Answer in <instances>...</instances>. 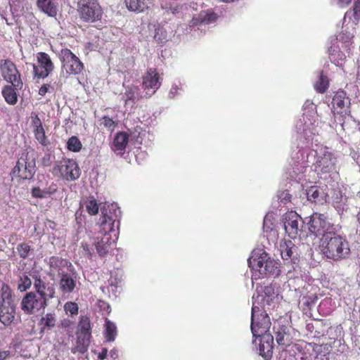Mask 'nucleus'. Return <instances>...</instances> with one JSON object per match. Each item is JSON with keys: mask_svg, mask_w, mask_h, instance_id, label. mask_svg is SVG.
I'll use <instances>...</instances> for the list:
<instances>
[{"mask_svg": "<svg viewBox=\"0 0 360 360\" xmlns=\"http://www.w3.org/2000/svg\"><path fill=\"white\" fill-rule=\"evenodd\" d=\"M256 307L252 309L251 330L253 337L259 338V352L265 360H269L273 354L274 337L266 333L269 328V320L266 315L263 317L262 322H257L255 320Z\"/></svg>", "mask_w": 360, "mask_h": 360, "instance_id": "obj_1", "label": "nucleus"}, {"mask_svg": "<svg viewBox=\"0 0 360 360\" xmlns=\"http://www.w3.org/2000/svg\"><path fill=\"white\" fill-rule=\"evenodd\" d=\"M321 252L328 259L339 261L345 259L350 253L348 241L337 234L335 230L332 234H326L321 244Z\"/></svg>", "mask_w": 360, "mask_h": 360, "instance_id": "obj_2", "label": "nucleus"}, {"mask_svg": "<svg viewBox=\"0 0 360 360\" xmlns=\"http://www.w3.org/2000/svg\"><path fill=\"white\" fill-rule=\"evenodd\" d=\"M37 172L36 157L33 150H24L19 155L15 166L11 170L12 180L18 183L31 180Z\"/></svg>", "mask_w": 360, "mask_h": 360, "instance_id": "obj_3", "label": "nucleus"}, {"mask_svg": "<svg viewBox=\"0 0 360 360\" xmlns=\"http://www.w3.org/2000/svg\"><path fill=\"white\" fill-rule=\"evenodd\" d=\"M332 112L335 122L340 124L341 129L346 131L352 120L350 98L346 91L340 90L335 93L332 100Z\"/></svg>", "mask_w": 360, "mask_h": 360, "instance_id": "obj_4", "label": "nucleus"}, {"mask_svg": "<svg viewBox=\"0 0 360 360\" xmlns=\"http://www.w3.org/2000/svg\"><path fill=\"white\" fill-rule=\"evenodd\" d=\"M91 338L90 319L87 316H81L77 326L75 345L72 347L71 352L84 354L88 350Z\"/></svg>", "mask_w": 360, "mask_h": 360, "instance_id": "obj_5", "label": "nucleus"}, {"mask_svg": "<svg viewBox=\"0 0 360 360\" xmlns=\"http://www.w3.org/2000/svg\"><path fill=\"white\" fill-rule=\"evenodd\" d=\"M77 11L85 22H101L103 16V9L97 0H80Z\"/></svg>", "mask_w": 360, "mask_h": 360, "instance_id": "obj_6", "label": "nucleus"}, {"mask_svg": "<svg viewBox=\"0 0 360 360\" xmlns=\"http://www.w3.org/2000/svg\"><path fill=\"white\" fill-rule=\"evenodd\" d=\"M58 57L61 63V68L67 75H78L83 72L84 63L70 49H62Z\"/></svg>", "mask_w": 360, "mask_h": 360, "instance_id": "obj_7", "label": "nucleus"}, {"mask_svg": "<svg viewBox=\"0 0 360 360\" xmlns=\"http://www.w3.org/2000/svg\"><path fill=\"white\" fill-rule=\"evenodd\" d=\"M309 231L315 236L326 237V234H332L335 230L334 225L327 220L323 214L313 213L307 222Z\"/></svg>", "mask_w": 360, "mask_h": 360, "instance_id": "obj_8", "label": "nucleus"}, {"mask_svg": "<svg viewBox=\"0 0 360 360\" xmlns=\"http://www.w3.org/2000/svg\"><path fill=\"white\" fill-rule=\"evenodd\" d=\"M0 72L3 79L8 83L21 89L23 82L21 75L15 64L10 59H4L0 61Z\"/></svg>", "mask_w": 360, "mask_h": 360, "instance_id": "obj_9", "label": "nucleus"}, {"mask_svg": "<svg viewBox=\"0 0 360 360\" xmlns=\"http://www.w3.org/2000/svg\"><path fill=\"white\" fill-rule=\"evenodd\" d=\"M283 221L285 233L292 239L300 236L302 232V224L301 217L295 211H290L283 216Z\"/></svg>", "mask_w": 360, "mask_h": 360, "instance_id": "obj_10", "label": "nucleus"}, {"mask_svg": "<svg viewBox=\"0 0 360 360\" xmlns=\"http://www.w3.org/2000/svg\"><path fill=\"white\" fill-rule=\"evenodd\" d=\"M48 305V301L44 297H41L34 292H27L22 300L21 309L27 314H33L41 309H45Z\"/></svg>", "mask_w": 360, "mask_h": 360, "instance_id": "obj_11", "label": "nucleus"}, {"mask_svg": "<svg viewBox=\"0 0 360 360\" xmlns=\"http://www.w3.org/2000/svg\"><path fill=\"white\" fill-rule=\"evenodd\" d=\"M54 64L50 56L45 52L37 53V64L33 65V73L35 77L44 79L54 70Z\"/></svg>", "mask_w": 360, "mask_h": 360, "instance_id": "obj_12", "label": "nucleus"}, {"mask_svg": "<svg viewBox=\"0 0 360 360\" xmlns=\"http://www.w3.org/2000/svg\"><path fill=\"white\" fill-rule=\"evenodd\" d=\"M60 176L67 181H73L80 176V169L77 162L72 159H63L54 167Z\"/></svg>", "mask_w": 360, "mask_h": 360, "instance_id": "obj_13", "label": "nucleus"}, {"mask_svg": "<svg viewBox=\"0 0 360 360\" xmlns=\"http://www.w3.org/2000/svg\"><path fill=\"white\" fill-rule=\"evenodd\" d=\"M142 80V87L146 90L153 89V92L160 88L162 83V78L155 68H148Z\"/></svg>", "mask_w": 360, "mask_h": 360, "instance_id": "obj_14", "label": "nucleus"}, {"mask_svg": "<svg viewBox=\"0 0 360 360\" xmlns=\"http://www.w3.org/2000/svg\"><path fill=\"white\" fill-rule=\"evenodd\" d=\"M273 330L276 340L280 346H288L291 342V337L287 326L276 321L274 324Z\"/></svg>", "mask_w": 360, "mask_h": 360, "instance_id": "obj_15", "label": "nucleus"}, {"mask_svg": "<svg viewBox=\"0 0 360 360\" xmlns=\"http://www.w3.org/2000/svg\"><path fill=\"white\" fill-rule=\"evenodd\" d=\"M15 304H0V322L5 326H11L15 316Z\"/></svg>", "mask_w": 360, "mask_h": 360, "instance_id": "obj_16", "label": "nucleus"}, {"mask_svg": "<svg viewBox=\"0 0 360 360\" xmlns=\"http://www.w3.org/2000/svg\"><path fill=\"white\" fill-rule=\"evenodd\" d=\"M128 143L129 134L124 131H119L113 139L111 149L117 155H122L124 153Z\"/></svg>", "mask_w": 360, "mask_h": 360, "instance_id": "obj_17", "label": "nucleus"}, {"mask_svg": "<svg viewBox=\"0 0 360 360\" xmlns=\"http://www.w3.org/2000/svg\"><path fill=\"white\" fill-rule=\"evenodd\" d=\"M97 239L98 241L95 243V248L100 257H105L117 240V238H113L108 235H103L101 238L98 237Z\"/></svg>", "mask_w": 360, "mask_h": 360, "instance_id": "obj_18", "label": "nucleus"}, {"mask_svg": "<svg viewBox=\"0 0 360 360\" xmlns=\"http://www.w3.org/2000/svg\"><path fill=\"white\" fill-rule=\"evenodd\" d=\"M120 214L121 211L116 204L108 205L101 209V217L110 222L116 223L117 227L120 225Z\"/></svg>", "mask_w": 360, "mask_h": 360, "instance_id": "obj_19", "label": "nucleus"}, {"mask_svg": "<svg viewBox=\"0 0 360 360\" xmlns=\"http://www.w3.org/2000/svg\"><path fill=\"white\" fill-rule=\"evenodd\" d=\"M57 319L56 314L54 312H48L44 314L39 321V326L41 332L50 330L55 328Z\"/></svg>", "mask_w": 360, "mask_h": 360, "instance_id": "obj_20", "label": "nucleus"}, {"mask_svg": "<svg viewBox=\"0 0 360 360\" xmlns=\"http://www.w3.org/2000/svg\"><path fill=\"white\" fill-rule=\"evenodd\" d=\"M38 8L49 16L55 17L58 13V8L53 0H37Z\"/></svg>", "mask_w": 360, "mask_h": 360, "instance_id": "obj_21", "label": "nucleus"}, {"mask_svg": "<svg viewBox=\"0 0 360 360\" xmlns=\"http://www.w3.org/2000/svg\"><path fill=\"white\" fill-rule=\"evenodd\" d=\"M57 191L56 185H51L48 188H41L39 186L33 187L31 190V195L34 198H46Z\"/></svg>", "mask_w": 360, "mask_h": 360, "instance_id": "obj_22", "label": "nucleus"}, {"mask_svg": "<svg viewBox=\"0 0 360 360\" xmlns=\"http://www.w3.org/2000/svg\"><path fill=\"white\" fill-rule=\"evenodd\" d=\"M115 222L112 221H108V220L104 219L103 217H101L100 218V222H99V228H100V233L103 235H108L112 237L114 236V238H117V232L115 229Z\"/></svg>", "mask_w": 360, "mask_h": 360, "instance_id": "obj_23", "label": "nucleus"}, {"mask_svg": "<svg viewBox=\"0 0 360 360\" xmlns=\"http://www.w3.org/2000/svg\"><path fill=\"white\" fill-rule=\"evenodd\" d=\"M18 89L13 85H5L2 89V95L7 103L15 105L18 102V94L16 91Z\"/></svg>", "mask_w": 360, "mask_h": 360, "instance_id": "obj_24", "label": "nucleus"}, {"mask_svg": "<svg viewBox=\"0 0 360 360\" xmlns=\"http://www.w3.org/2000/svg\"><path fill=\"white\" fill-rule=\"evenodd\" d=\"M296 246L291 240H284L280 244L281 255L283 259L288 260L292 257L293 251Z\"/></svg>", "mask_w": 360, "mask_h": 360, "instance_id": "obj_25", "label": "nucleus"}, {"mask_svg": "<svg viewBox=\"0 0 360 360\" xmlns=\"http://www.w3.org/2000/svg\"><path fill=\"white\" fill-rule=\"evenodd\" d=\"M75 287V281L68 274H63L60 280V288L63 293H69L73 291Z\"/></svg>", "mask_w": 360, "mask_h": 360, "instance_id": "obj_26", "label": "nucleus"}, {"mask_svg": "<svg viewBox=\"0 0 360 360\" xmlns=\"http://www.w3.org/2000/svg\"><path fill=\"white\" fill-rule=\"evenodd\" d=\"M35 292L37 295H39L41 297H44L47 301H49L50 299H52L55 297V288L53 285H49L46 283H45L43 285H40V288L37 287L34 288Z\"/></svg>", "mask_w": 360, "mask_h": 360, "instance_id": "obj_27", "label": "nucleus"}, {"mask_svg": "<svg viewBox=\"0 0 360 360\" xmlns=\"http://www.w3.org/2000/svg\"><path fill=\"white\" fill-rule=\"evenodd\" d=\"M126 7L129 11L141 13L147 8V4L145 0H124Z\"/></svg>", "mask_w": 360, "mask_h": 360, "instance_id": "obj_28", "label": "nucleus"}, {"mask_svg": "<svg viewBox=\"0 0 360 360\" xmlns=\"http://www.w3.org/2000/svg\"><path fill=\"white\" fill-rule=\"evenodd\" d=\"M0 304H15L10 286L4 283L0 290Z\"/></svg>", "mask_w": 360, "mask_h": 360, "instance_id": "obj_29", "label": "nucleus"}, {"mask_svg": "<svg viewBox=\"0 0 360 360\" xmlns=\"http://www.w3.org/2000/svg\"><path fill=\"white\" fill-rule=\"evenodd\" d=\"M267 255H261L258 257H251L248 259V264L253 270L258 271L262 274V269H264V266L266 261Z\"/></svg>", "mask_w": 360, "mask_h": 360, "instance_id": "obj_30", "label": "nucleus"}, {"mask_svg": "<svg viewBox=\"0 0 360 360\" xmlns=\"http://www.w3.org/2000/svg\"><path fill=\"white\" fill-rule=\"evenodd\" d=\"M336 342H338L340 344V340H334L333 342H324L323 341L321 343H316V342H309L308 346L311 348V349L314 352L316 356L319 354H323V347H326L327 348H332V344H335Z\"/></svg>", "mask_w": 360, "mask_h": 360, "instance_id": "obj_31", "label": "nucleus"}, {"mask_svg": "<svg viewBox=\"0 0 360 360\" xmlns=\"http://www.w3.org/2000/svg\"><path fill=\"white\" fill-rule=\"evenodd\" d=\"M329 58L330 61L335 65H340V61L345 59V54L339 49L338 46H330L328 49Z\"/></svg>", "mask_w": 360, "mask_h": 360, "instance_id": "obj_32", "label": "nucleus"}, {"mask_svg": "<svg viewBox=\"0 0 360 360\" xmlns=\"http://www.w3.org/2000/svg\"><path fill=\"white\" fill-rule=\"evenodd\" d=\"M307 199L312 202H319L323 199V193L317 186H311L307 190Z\"/></svg>", "mask_w": 360, "mask_h": 360, "instance_id": "obj_33", "label": "nucleus"}, {"mask_svg": "<svg viewBox=\"0 0 360 360\" xmlns=\"http://www.w3.org/2000/svg\"><path fill=\"white\" fill-rule=\"evenodd\" d=\"M264 269H262V274L264 275H274L278 274L279 269L278 266V263L274 260L271 259L270 258L266 259L265 264L264 266Z\"/></svg>", "mask_w": 360, "mask_h": 360, "instance_id": "obj_34", "label": "nucleus"}, {"mask_svg": "<svg viewBox=\"0 0 360 360\" xmlns=\"http://www.w3.org/2000/svg\"><path fill=\"white\" fill-rule=\"evenodd\" d=\"M329 86V80L326 75L321 71L319 75V80L314 84L316 91L320 94H323L326 91Z\"/></svg>", "mask_w": 360, "mask_h": 360, "instance_id": "obj_35", "label": "nucleus"}, {"mask_svg": "<svg viewBox=\"0 0 360 360\" xmlns=\"http://www.w3.org/2000/svg\"><path fill=\"white\" fill-rule=\"evenodd\" d=\"M124 96L125 105H130L131 108L134 107L138 100L137 89L133 87L128 88L124 93Z\"/></svg>", "mask_w": 360, "mask_h": 360, "instance_id": "obj_36", "label": "nucleus"}, {"mask_svg": "<svg viewBox=\"0 0 360 360\" xmlns=\"http://www.w3.org/2000/svg\"><path fill=\"white\" fill-rule=\"evenodd\" d=\"M105 338L108 342L115 340L117 335V327L115 324L110 321L105 322Z\"/></svg>", "mask_w": 360, "mask_h": 360, "instance_id": "obj_37", "label": "nucleus"}, {"mask_svg": "<svg viewBox=\"0 0 360 360\" xmlns=\"http://www.w3.org/2000/svg\"><path fill=\"white\" fill-rule=\"evenodd\" d=\"M32 285V280L26 274L20 276L18 281V290L24 292L30 288Z\"/></svg>", "mask_w": 360, "mask_h": 360, "instance_id": "obj_38", "label": "nucleus"}, {"mask_svg": "<svg viewBox=\"0 0 360 360\" xmlns=\"http://www.w3.org/2000/svg\"><path fill=\"white\" fill-rule=\"evenodd\" d=\"M33 133L37 141L43 146H46L50 143V141L46 136L44 127L34 129Z\"/></svg>", "mask_w": 360, "mask_h": 360, "instance_id": "obj_39", "label": "nucleus"}, {"mask_svg": "<svg viewBox=\"0 0 360 360\" xmlns=\"http://www.w3.org/2000/svg\"><path fill=\"white\" fill-rule=\"evenodd\" d=\"M86 210L90 215H96L98 212V205L96 200L94 197H90L85 202Z\"/></svg>", "mask_w": 360, "mask_h": 360, "instance_id": "obj_40", "label": "nucleus"}, {"mask_svg": "<svg viewBox=\"0 0 360 360\" xmlns=\"http://www.w3.org/2000/svg\"><path fill=\"white\" fill-rule=\"evenodd\" d=\"M82 146V145L81 141L75 136L70 137L67 143L68 149L72 152H79L81 150Z\"/></svg>", "mask_w": 360, "mask_h": 360, "instance_id": "obj_41", "label": "nucleus"}, {"mask_svg": "<svg viewBox=\"0 0 360 360\" xmlns=\"http://www.w3.org/2000/svg\"><path fill=\"white\" fill-rule=\"evenodd\" d=\"M64 259L58 256H52L49 259L48 264L51 270H58L64 263Z\"/></svg>", "mask_w": 360, "mask_h": 360, "instance_id": "obj_42", "label": "nucleus"}, {"mask_svg": "<svg viewBox=\"0 0 360 360\" xmlns=\"http://www.w3.org/2000/svg\"><path fill=\"white\" fill-rule=\"evenodd\" d=\"M17 251L22 259H26L28 257L30 252L31 251V247L27 243H21L18 245Z\"/></svg>", "mask_w": 360, "mask_h": 360, "instance_id": "obj_43", "label": "nucleus"}, {"mask_svg": "<svg viewBox=\"0 0 360 360\" xmlns=\"http://www.w3.org/2000/svg\"><path fill=\"white\" fill-rule=\"evenodd\" d=\"M201 16V21L202 22L205 23H211L215 22L217 18L218 15L214 11L208 10L205 12L204 15L200 14Z\"/></svg>", "mask_w": 360, "mask_h": 360, "instance_id": "obj_44", "label": "nucleus"}, {"mask_svg": "<svg viewBox=\"0 0 360 360\" xmlns=\"http://www.w3.org/2000/svg\"><path fill=\"white\" fill-rule=\"evenodd\" d=\"M64 310L66 314H69L70 316H75L78 314L79 307L75 302H68L64 305Z\"/></svg>", "mask_w": 360, "mask_h": 360, "instance_id": "obj_45", "label": "nucleus"}, {"mask_svg": "<svg viewBox=\"0 0 360 360\" xmlns=\"http://www.w3.org/2000/svg\"><path fill=\"white\" fill-rule=\"evenodd\" d=\"M278 360H297L295 352L288 349H283L279 351L278 355Z\"/></svg>", "mask_w": 360, "mask_h": 360, "instance_id": "obj_46", "label": "nucleus"}, {"mask_svg": "<svg viewBox=\"0 0 360 360\" xmlns=\"http://www.w3.org/2000/svg\"><path fill=\"white\" fill-rule=\"evenodd\" d=\"M80 251L82 256L91 259L94 252V249L86 243H82Z\"/></svg>", "mask_w": 360, "mask_h": 360, "instance_id": "obj_47", "label": "nucleus"}, {"mask_svg": "<svg viewBox=\"0 0 360 360\" xmlns=\"http://www.w3.org/2000/svg\"><path fill=\"white\" fill-rule=\"evenodd\" d=\"M101 121V124L110 131H113L117 127V123L108 116L103 117Z\"/></svg>", "mask_w": 360, "mask_h": 360, "instance_id": "obj_48", "label": "nucleus"}, {"mask_svg": "<svg viewBox=\"0 0 360 360\" xmlns=\"http://www.w3.org/2000/svg\"><path fill=\"white\" fill-rule=\"evenodd\" d=\"M30 118L31 126L33 128V130L43 127L42 122L37 112H32L31 113Z\"/></svg>", "mask_w": 360, "mask_h": 360, "instance_id": "obj_49", "label": "nucleus"}, {"mask_svg": "<svg viewBox=\"0 0 360 360\" xmlns=\"http://www.w3.org/2000/svg\"><path fill=\"white\" fill-rule=\"evenodd\" d=\"M30 276H32V278L34 280V288L38 286H39V288H40V285H43L46 283L45 281L41 278V276L36 274H30Z\"/></svg>", "mask_w": 360, "mask_h": 360, "instance_id": "obj_50", "label": "nucleus"}, {"mask_svg": "<svg viewBox=\"0 0 360 360\" xmlns=\"http://www.w3.org/2000/svg\"><path fill=\"white\" fill-rule=\"evenodd\" d=\"M354 16L357 20L360 19V0H356L354 6Z\"/></svg>", "mask_w": 360, "mask_h": 360, "instance_id": "obj_51", "label": "nucleus"}, {"mask_svg": "<svg viewBox=\"0 0 360 360\" xmlns=\"http://www.w3.org/2000/svg\"><path fill=\"white\" fill-rule=\"evenodd\" d=\"M49 87L50 84H43L39 89V94L42 96H45Z\"/></svg>", "mask_w": 360, "mask_h": 360, "instance_id": "obj_52", "label": "nucleus"}, {"mask_svg": "<svg viewBox=\"0 0 360 360\" xmlns=\"http://www.w3.org/2000/svg\"><path fill=\"white\" fill-rule=\"evenodd\" d=\"M10 356L8 350L0 351V360H4Z\"/></svg>", "mask_w": 360, "mask_h": 360, "instance_id": "obj_53", "label": "nucleus"}, {"mask_svg": "<svg viewBox=\"0 0 360 360\" xmlns=\"http://www.w3.org/2000/svg\"><path fill=\"white\" fill-rule=\"evenodd\" d=\"M71 321L70 320L65 319L61 322V326L63 328H68L70 326Z\"/></svg>", "mask_w": 360, "mask_h": 360, "instance_id": "obj_54", "label": "nucleus"}, {"mask_svg": "<svg viewBox=\"0 0 360 360\" xmlns=\"http://www.w3.org/2000/svg\"><path fill=\"white\" fill-rule=\"evenodd\" d=\"M106 355H107V350L105 349L103 352L99 354L98 357L100 359H104L106 357Z\"/></svg>", "mask_w": 360, "mask_h": 360, "instance_id": "obj_55", "label": "nucleus"}, {"mask_svg": "<svg viewBox=\"0 0 360 360\" xmlns=\"http://www.w3.org/2000/svg\"><path fill=\"white\" fill-rule=\"evenodd\" d=\"M351 1L352 0H339L341 5H348Z\"/></svg>", "mask_w": 360, "mask_h": 360, "instance_id": "obj_56", "label": "nucleus"}, {"mask_svg": "<svg viewBox=\"0 0 360 360\" xmlns=\"http://www.w3.org/2000/svg\"><path fill=\"white\" fill-rule=\"evenodd\" d=\"M330 349L331 348H327L326 347H323V355L325 356L326 354H328L330 351Z\"/></svg>", "mask_w": 360, "mask_h": 360, "instance_id": "obj_57", "label": "nucleus"}, {"mask_svg": "<svg viewBox=\"0 0 360 360\" xmlns=\"http://www.w3.org/2000/svg\"><path fill=\"white\" fill-rule=\"evenodd\" d=\"M110 353H111V355L112 356V354H115V352L112 350L110 351Z\"/></svg>", "mask_w": 360, "mask_h": 360, "instance_id": "obj_58", "label": "nucleus"}, {"mask_svg": "<svg viewBox=\"0 0 360 360\" xmlns=\"http://www.w3.org/2000/svg\"><path fill=\"white\" fill-rule=\"evenodd\" d=\"M110 353H111V355L112 356V354H115V352L112 350L110 351Z\"/></svg>", "mask_w": 360, "mask_h": 360, "instance_id": "obj_59", "label": "nucleus"}, {"mask_svg": "<svg viewBox=\"0 0 360 360\" xmlns=\"http://www.w3.org/2000/svg\"><path fill=\"white\" fill-rule=\"evenodd\" d=\"M255 338H256V339H257V338L259 339L258 337H255ZM255 342H257V340H255Z\"/></svg>", "mask_w": 360, "mask_h": 360, "instance_id": "obj_60", "label": "nucleus"}]
</instances>
